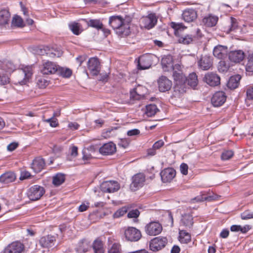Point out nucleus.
Wrapping results in <instances>:
<instances>
[{"label":"nucleus","mask_w":253,"mask_h":253,"mask_svg":"<svg viewBox=\"0 0 253 253\" xmlns=\"http://www.w3.org/2000/svg\"><path fill=\"white\" fill-rule=\"evenodd\" d=\"M132 17L129 15H126L125 17L114 15L110 17L109 24L118 35L125 37L129 35L130 33V23Z\"/></svg>","instance_id":"f257e3e1"},{"label":"nucleus","mask_w":253,"mask_h":253,"mask_svg":"<svg viewBox=\"0 0 253 253\" xmlns=\"http://www.w3.org/2000/svg\"><path fill=\"white\" fill-rule=\"evenodd\" d=\"M173 78L174 83V89L180 93L186 91V77L183 74L181 66L179 64H175L173 67Z\"/></svg>","instance_id":"f03ea898"},{"label":"nucleus","mask_w":253,"mask_h":253,"mask_svg":"<svg viewBox=\"0 0 253 253\" xmlns=\"http://www.w3.org/2000/svg\"><path fill=\"white\" fill-rule=\"evenodd\" d=\"M45 192L43 187L35 185L30 188L27 192V195L31 201H36L40 199Z\"/></svg>","instance_id":"7ed1b4c3"},{"label":"nucleus","mask_w":253,"mask_h":253,"mask_svg":"<svg viewBox=\"0 0 253 253\" xmlns=\"http://www.w3.org/2000/svg\"><path fill=\"white\" fill-rule=\"evenodd\" d=\"M167 239L163 237H155L149 243L150 249L153 252H157L164 248L167 244Z\"/></svg>","instance_id":"20e7f679"},{"label":"nucleus","mask_w":253,"mask_h":253,"mask_svg":"<svg viewBox=\"0 0 253 253\" xmlns=\"http://www.w3.org/2000/svg\"><path fill=\"white\" fill-rule=\"evenodd\" d=\"M162 225L158 221H152L145 226L146 233L150 236H156L160 234L162 231Z\"/></svg>","instance_id":"39448f33"},{"label":"nucleus","mask_w":253,"mask_h":253,"mask_svg":"<svg viewBox=\"0 0 253 253\" xmlns=\"http://www.w3.org/2000/svg\"><path fill=\"white\" fill-rule=\"evenodd\" d=\"M154 55L146 54L139 57L137 62V67L139 70L149 69L152 64Z\"/></svg>","instance_id":"423d86ee"},{"label":"nucleus","mask_w":253,"mask_h":253,"mask_svg":"<svg viewBox=\"0 0 253 253\" xmlns=\"http://www.w3.org/2000/svg\"><path fill=\"white\" fill-rule=\"evenodd\" d=\"M124 234L126 240L130 242L138 241L141 237L140 231L133 227H129L126 229Z\"/></svg>","instance_id":"0eeeda50"},{"label":"nucleus","mask_w":253,"mask_h":253,"mask_svg":"<svg viewBox=\"0 0 253 253\" xmlns=\"http://www.w3.org/2000/svg\"><path fill=\"white\" fill-rule=\"evenodd\" d=\"M120 188L119 183L114 180L104 181L100 185L101 190L106 193L115 192L118 191Z\"/></svg>","instance_id":"6e6552de"},{"label":"nucleus","mask_w":253,"mask_h":253,"mask_svg":"<svg viewBox=\"0 0 253 253\" xmlns=\"http://www.w3.org/2000/svg\"><path fill=\"white\" fill-rule=\"evenodd\" d=\"M58 66L55 63L47 61L42 64L41 68V72L43 75L54 74L58 71Z\"/></svg>","instance_id":"1a4fd4ad"},{"label":"nucleus","mask_w":253,"mask_h":253,"mask_svg":"<svg viewBox=\"0 0 253 253\" xmlns=\"http://www.w3.org/2000/svg\"><path fill=\"white\" fill-rule=\"evenodd\" d=\"M145 180V177L143 174L138 173L132 177V182L130 184V187L131 190L136 191L141 187Z\"/></svg>","instance_id":"9d476101"},{"label":"nucleus","mask_w":253,"mask_h":253,"mask_svg":"<svg viewBox=\"0 0 253 253\" xmlns=\"http://www.w3.org/2000/svg\"><path fill=\"white\" fill-rule=\"evenodd\" d=\"M226 96L222 91L216 92L212 96L211 102L213 106L219 107L222 105L225 102Z\"/></svg>","instance_id":"9b49d317"},{"label":"nucleus","mask_w":253,"mask_h":253,"mask_svg":"<svg viewBox=\"0 0 253 253\" xmlns=\"http://www.w3.org/2000/svg\"><path fill=\"white\" fill-rule=\"evenodd\" d=\"M33 65L25 66L19 71V74L22 76H24V78L21 80H19L18 83L20 84H25L27 81L33 75Z\"/></svg>","instance_id":"f8f14e48"},{"label":"nucleus","mask_w":253,"mask_h":253,"mask_svg":"<svg viewBox=\"0 0 253 253\" xmlns=\"http://www.w3.org/2000/svg\"><path fill=\"white\" fill-rule=\"evenodd\" d=\"M100 63L99 60L96 57L91 58L88 61V68L90 73L97 76L100 72Z\"/></svg>","instance_id":"ddd939ff"},{"label":"nucleus","mask_w":253,"mask_h":253,"mask_svg":"<svg viewBox=\"0 0 253 253\" xmlns=\"http://www.w3.org/2000/svg\"><path fill=\"white\" fill-rule=\"evenodd\" d=\"M159 89L161 92L169 90L172 86V82L167 77L161 76L158 80Z\"/></svg>","instance_id":"4468645a"},{"label":"nucleus","mask_w":253,"mask_h":253,"mask_svg":"<svg viewBox=\"0 0 253 253\" xmlns=\"http://www.w3.org/2000/svg\"><path fill=\"white\" fill-rule=\"evenodd\" d=\"M228 54V48L226 46L217 45L213 49V55L218 59H223Z\"/></svg>","instance_id":"2eb2a0df"},{"label":"nucleus","mask_w":253,"mask_h":253,"mask_svg":"<svg viewBox=\"0 0 253 253\" xmlns=\"http://www.w3.org/2000/svg\"><path fill=\"white\" fill-rule=\"evenodd\" d=\"M142 21L145 28L150 29L156 24L157 18L155 13H150L147 16L144 17Z\"/></svg>","instance_id":"dca6fc26"},{"label":"nucleus","mask_w":253,"mask_h":253,"mask_svg":"<svg viewBox=\"0 0 253 253\" xmlns=\"http://www.w3.org/2000/svg\"><path fill=\"white\" fill-rule=\"evenodd\" d=\"M100 154L103 155H112L116 151V145L112 142L103 144L99 150Z\"/></svg>","instance_id":"f3484780"},{"label":"nucleus","mask_w":253,"mask_h":253,"mask_svg":"<svg viewBox=\"0 0 253 253\" xmlns=\"http://www.w3.org/2000/svg\"><path fill=\"white\" fill-rule=\"evenodd\" d=\"M24 245L19 242H14L9 245L4 250V253H21Z\"/></svg>","instance_id":"a211bd4d"},{"label":"nucleus","mask_w":253,"mask_h":253,"mask_svg":"<svg viewBox=\"0 0 253 253\" xmlns=\"http://www.w3.org/2000/svg\"><path fill=\"white\" fill-rule=\"evenodd\" d=\"M161 179L164 183L170 182L175 175V171L172 168L164 169L160 173Z\"/></svg>","instance_id":"6ab92c4d"},{"label":"nucleus","mask_w":253,"mask_h":253,"mask_svg":"<svg viewBox=\"0 0 253 253\" xmlns=\"http://www.w3.org/2000/svg\"><path fill=\"white\" fill-rule=\"evenodd\" d=\"M204 81L211 86H216L220 84V77L216 74L208 73L205 76Z\"/></svg>","instance_id":"aec40b11"},{"label":"nucleus","mask_w":253,"mask_h":253,"mask_svg":"<svg viewBox=\"0 0 253 253\" xmlns=\"http://www.w3.org/2000/svg\"><path fill=\"white\" fill-rule=\"evenodd\" d=\"M55 242V237L51 235L43 236L40 240V244L43 248L52 247L54 246Z\"/></svg>","instance_id":"412c9836"},{"label":"nucleus","mask_w":253,"mask_h":253,"mask_svg":"<svg viewBox=\"0 0 253 253\" xmlns=\"http://www.w3.org/2000/svg\"><path fill=\"white\" fill-rule=\"evenodd\" d=\"M45 167L44 160L41 158L37 157L35 158L31 164V168L36 173L41 171Z\"/></svg>","instance_id":"4be33fe9"},{"label":"nucleus","mask_w":253,"mask_h":253,"mask_svg":"<svg viewBox=\"0 0 253 253\" xmlns=\"http://www.w3.org/2000/svg\"><path fill=\"white\" fill-rule=\"evenodd\" d=\"M212 65V59L210 56L205 55L202 56L198 62V66L203 70H208Z\"/></svg>","instance_id":"5701e85b"},{"label":"nucleus","mask_w":253,"mask_h":253,"mask_svg":"<svg viewBox=\"0 0 253 253\" xmlns=\"http://www.w3.org/2000/svg\"><path fill=\"white\" fill-rule=\"evenodd\" d=\"M197 12L193 9H187L182 13V18L186 22H191L196 19Z\"/></svg>","instance_id":"b1692460"},{"label":"nucleus","mask_w":253,"mask_h":253,"mask_svg":"<svg viewBox=\"0 0 253 253\" xmlns=\"http://www.w3.org/2000/svg\"><path fill=\"white\" fill-rule=\"evenodd\" d=\"M228 56L231 61L238 63L244 59L245 54L243 51L238 50L230 51L228 53Z\"/></svg>","instance_id":"393cba45"},{"label":"nucleus","mask_w":253,"mask_h":253,"mask_svg":"<svg viewBox=\"0 0 253 253\" xmlns=\"http://www.w3.org/2000/svg\"><path fill=\"white\" fill-rule=\"evenodd\" d=\"M16 177V175L14 172L7 171L0 176V182L8 184L14 181Z\"/></svg>","instance_id":"a878e982"},{"label":"nucleus","mask_w":253,"mask_h":253,"mask_svg":"<svg viewBox=\"0 0 253 253\" xmlns=\"http://www.w3.org/2000/svg\"><path fill=\"white\" fill-rule=\"evenodd\" d=\"M161 64L163 68L165 71H169V68L172 69L174 65H173V58L172 57L168 55L162 58L161 60Z\"/></svg>","instance_id":"bb28decb"},{"label":"nucleus","mask_w":253,"mask_h":253,"mask_svg":"<svg viewBox=\"0 0 253 253\" xmlns=\"http://www.w3.org/2000/svg\"><path fill=\"white\" fill-rule=\"evenodd\" d=\"M241 77L236 75L230 78L227 84V87L230 89H234L238 87Z\"/></svg>","instance_id":"cd10ccee"},{"label":"nucleus","mask_w":253,"mask_h":253,"mask_svg":"<svg viewBox=\"0 0 253 253\" xmlns=\"http://www.w3.org/2000/svg\"><path fill=\"white\" fill-rule=\"evenodd\" d=\"M0 69L5 73L9 74L15 70V66L13 63L10 61H6L1 63L0 65Z\"/></svg>","instance_id":"c85d7f7f"},{"label":"nucleus","mask_w":253,"mask_h":253,"mask_svg":"<svg viewBox=\"0 0 253 253\" xmlns=\"http://www.w3.org/2000/svg\"><path fill=\"white\" fill-rule=\"evenodd\" d=\"M218 19V17L212 15H209L203 18V23L206 26L211 27L214 26L216 24Z\"/></svg>","instance_id":"c756f323"},{"label":"nucleus","mask_w":253,"mask_h":253,"mask_svg":"<svg viewBox=\"0 0 253 253\" xmlns=\"http://www.w3.org/2000/svg\"><path fill=\"white\" fill-rule=\"evenodd\" d=\"M87 25L92 27L97 30H100L102 28L103 24L99 19H89L85 20Z\"/></svg>","instance_id":"7c9ffc66"},{"label":"nucleus","mask_w":253,"mask_h":253,"mask_svg":"<svg viewBox=\"0 0 253 253\" xmlns=\"http://www.w3.org/2000/svg\"><path fill=\"white\" fill-rule=\"evenodd\" d=\"M10 15L9 11L4 9L0 11V25H4L9 21Z\"/></svg>","instance_id":"2f4dec72"},{"label":"nucleus","mask_w":253,"mask_h":253,"mask_svg":"<svg viewBox=\"0 0 253 253\" xmlns=\"http://www.w3.org/2000/svg\"><path fill=\"white\" fill-rule=\"evenodd\" d=\"M193 218L190 214H185L181 219V225L190 228L193 225Z\"/></svg>","instance_id":"473e14b6"},{"label":"nucleus","mask_w":253,"mask_h":253,"mask_svg":"<svg viewBox=\"0 0 253 253\" xmlns=\"http://www.w3.org/2000/svg\"><path fill=\"white\" fill-rule=\"evenodd\" d=\"M65 180L64 174L58 173L53 177L52 183L55 186H59L61 185Z\"/></svg>","instance_id":"72a5a7b5"},{"label":"nucleus","mask_w":253,"mask_h":253,"mask_svg":"<svg viewBox=\"0 0 253 253\" xmlns=\"http://www.w3.org/2000/svg\"><path fill=\"white\" fill-rule=\"evenodd\" d=\"M186 82L188 85L194 88L198 84L197 76L196 73H192L189 74L188 77L186 78Z\"/></svg>","instance_id":"f704fd0d"},{"label":"nucleus","mask_w":253,"mask_h":253,"mask_svg":"<svg viewBox=\"0 0 253 253\" xmlns=\"http://www.w3.org/2000/svg\"><path fill=\"white\" fill-rule=\"evenodd\" d=\"M179 241L182 244H187L191 241V235L184 230L179 231Z\"/></svg>","instance_id":"c9c22d12"},{"label":"nucleus","mask_w":253,"mask_h":253,"mask_svg":"<svg viewBox=\"0 0 253 253\" xmlns=\"http://www.w3.org/2000/svg\"><path fill=\"white\" fill-rule=\"evenodd\" d=\"M57 70L58 71H57L56 73L64 78H69L72 74V71L69 68L61 67L58 66Z\"/></svg>","instance_id":"e433bc0d"},{"label":"nucleus","mask_w":253,"mask_h":253,"mask_svg":"<svg viewBox=\"0 0 253 253\" xmlns=\"http://www.w3.org/2000/svg\"><path fill=\"white\" fill-rule=\"evenodd\" d=\"M159 111L157 106L155 104H149L146 106L145 113L148 117L154 116Z\"/></svg>","instance_id":"4c0bfd02"},{"label":"nucleus","mask_w":253,"mask_h":253,"mask_svg":"<svg viewBox=\"0 0 253 253\" xmlns=\"http://www.w3.org/2000/svg\"><path fill=\"white\" fill-rule=\"evenodd\" d=\"M117 129L116 127H112L104 129L102 133V136L105 138H109L116 135V130Z\"/></svg>","instance_id":"58836bf2"},{"label":"nucleus","mask_w":253,"mask_h":253,"mask_svg":"<svg viewBox=\"0 0 253 253\" xmlns=\"http://www.w3.org/2000/svg\"><path fill=\"white\" fill-rule=\"evenodd\" d=\"M94 253H104L103 243L99 240H95L92 245Z\"/></svg>","instance_id":"ea45409f"},{"label":"nucleus","mask_w":253,"mask_h":253,"mask_svg":"<svg viewBox=\"0 0 253 253\" xmlns=\"http://www.w3.org/2000/svg\"><path fill=\"white\" fill-rule=\"evenodd\" d=\"M69 27L74 34L79 35L81 33V26L79 23L76 22L70 23L69 25Z\"/></svg>","instance_id":"a19ab883"},{"label":"nucleus","mask_w":253,"mask_h":253,"mask_svg":"<svg viewBox=\"0 0 253 253\" xmlns=\"http://www.w3.org/2000/svg\"><path fill=\"white\" fill-rule=\"evenodd\" d=\"M9 83V75L0 70V85H3Z\"/></svg>","instance_id":"79ce46f5"},{"label":"nucleus","mask_w":253,"mask_h":253,"mask_svg":"<svg viewBox=\"0 0 253 253\" xmlns=\"http://www.w3.org/2000/svg\"><path fill=\"white\" fill-rule=\"evenodd\" d=\"M229 68V64L223 60H221L218 65V70L221 73L226 72Z\"/></svg>","instance_id":"37998d69"},{"label":"nucleus","mask_w":253,"mask_h":253,"mask_svg":"<svg viewBox=\"0 0 253 253\" xmlns=\"http://www.w3.org/2000/svg\"><path fill=\"white\" fill-rule=\"evenodd\" d=\"M12 24L17 27H22L24 26L22 19L18 16H15L13 17L12 21Z\"/></svg>","instance_id":"c03bdc74"},{"label":"nucleus","mask_w":253,"mask_h":253,"mask_svg":"<svg viewBox=\"0 0 253 253\" xmlns=\"http://www.w3.org/2000/svg\"><path fill=\"white\" fill-rule=\"evenodd\" d=\"M193 41V38L190 35H186L184 37H181L178 40L179 43H181L184 44H189L191 43Z\"/></svg>","instance_id":"a18cd8bd"},{"label":"nucleus","mask_w":253,"mask_h":253,"mask_svg":"<svg viewBox=\"0 0 253 253\" xmlns=\"http://www.w3.org/2000/svg\"><path fill=\"white\" fill-rule=\"evenodd\" d=\"M48 82L43 78L40 77L37 80V84L40 88H44L48 85Z\"/></svg>","instance_id":"49530a36"},{"label":"nucleus","mask_w":253,"mask_h":253,"mask_svg":"<svg viewBox=\"0 0 253 253\" xmlns=\"http://www.w3.org/2000/svg\"><path fill=\"white\" fill-rule=\"evenodd\" d=\"M246 69L248 72H253V55L249 56Z\"/></svg>","instance_id":"de8ad7c7"},{"label":"nucleus","mask_w":253,"mask_h":253,"mask_svg":"<svg viewBox=\"0 0 253 253\" xmlns=\"http://www.w3.org/2000/svg\"><path fill=\"white\" fill-rule=\"evenodd\" d=\"M108 253H121V245L119 244L114 243L108 251Z\"/></svg>","instance_id":"09e8293b"},{"label":"nucleus","mask_w":253,"mask_h":253,"mask_svg":"<svg viewBox=\"0 0 253 253\" xmlns=\"http://www.w3.org/2000/svg\"><path fill=\"white\" fill-rule=\"evenodd\" d=\"M241 217L244 220L253 218V211H246L241 213Z\"/></svg>","instance_id":"8fccbe9b"},{"label":"nucleus","mask_w":253,"mask_h":253,"mask_svg":"<svg viewBox=\"0 0 253 253\" xmlns=\"http://www.w3.org/2000/svg\"><path fill=\"white\" fill-rule=\"evenodd\" d=\"M233 156V152L231 150L224 151L222 153L221 158L222 160L225 161L230 159Z\"/></svg>","instance_id":"3c124183"},{"label":"nucleus","mask_w":253,"mask_h":253,"mask_svg":"<svg viewBox=\"0 0 253 253\" xmlns=\"http://www.w3.org/2000/svg\"><path fill=\"white\" fill-rule=\"evenodd\" d=\"M230 21V26L229 31H233L235 30L238 27V24H237V20L233 17H231Z\"/></svg>","instance_id":"603ef678"},{"label":"nucleus","mask_w":253,"mask_h":253,"mask_svg":"<svg viewBox=\"0 0 253 253\" xmlns=\"http://www.w3.org/2000/svg\"><path fill=\"white\" fill-rule=\"evenodd\" d=\"M171 27L175 30L178 31L180 29L185 28L184 25L181 23L171 22L170 24Z\"/></svg>","instance_id":"864d4df0"},{"label":"nucleus","mask_w":253,"mask_h":253,"mask_svg":"<svg viewBox=\"0 0 253 253\" xmlns=\"http://www.w3.org/2000/svg\"><path fill=\"white\" fill-rule=\"evenodd\" d=\"M246 100H253V87H249L247 88Z\"/></svg>","instance_id":"5fc2aeb1"},{"label":"nucleus","mask_w":253,"mask_h":253,"mask_svg":"<svg viewBox=\"0 0 253 253\" xmlns=\"http://www.w3.org/2000/svg\"><path fill=\"white\" fill-rule=\"evenodd\" d=\"M140 214L138 210H133L128 212L127 213V217L128 218H136Z\"/></svg>","instance_id":"6e6d98bb"},{"label":"nucleus","mask_w":253,"mask_h":253,"mask_svg":"<svg viewBox=\"0 0 253 253\" xmlns=\"http://www.w3.org/2000/svg\"><path fill=\"white\" fill-rule=\"evenodd\" d=\"M31 177V173L29 171L24 170V171H22L21 172V174H20L19 179L21 180H23L24 179L29 178Z\"/></svg>","instance_id":"4d7b16f0"},{"label":"nucleus","mask_w":253,"mask_h":253,"mask_svg":"<svg viewBox=\"0 0 253 253\" xmlns=\"http://www.w3.org/2000/svg\"><path fill=\"white\" fill-rule=\"evenodd\" d=\"M130 98L134 100H138L140 98V95L136 92V89L134 88L130 92Z\"/></svg>","instance_id":"13d9d810"},{"label":"nucleus","mask_w":253,"mask_h":253,"mask_svg":"<svg viewBox=\"0 0 253 253\" xmlns=\"http://www.w3.org/2000/svg\"><path fill=\"white\" fill-rule=\"evenodd\" d=\"M126 212V211L125 209H121L116 211L114 214L115 218H118L124 215Z\"/></svg>","instance_id":"bf43d9fd"},{"label":"nucleus","mask_w":253,"mask_h":253,"mask_svg":"<svg viewBox=\"0 0 253 253\" xmlns=\"http://www.w3.org/2000/svg\"><path fill=\"white\" fill-rule=\"evenodd\" d=\"M188 165L185 163H182L181 164L180 167V169L181 172L183 175H187L188 173Z\"/></svg>","instance_id":"052dcab7"},{"label":"nucleus","mask_w":253,"mask_h":253,"mask_svg":"<svg viewBox=\"0 0 253 253\" xmlns=\"http://www.w3.org/2000/svg\"><path fill=\"white\" fill-rule=\"evenodd\" d=\"M140 130L138 129L134 128L129 130L127 132V135L129 136H133L139 135L140 134Z\"/></svg>","instance_id":"680f3d73"},{"label":"nucleus","mask_w":253,"mask_h":253,"mask_svg":"<svg viewBox=\"0 0 253 253\" xmlns=\"http://www.w3.org/2000/svg\"><path fill=\"white\" fill-rule=\"evenodd\" d=\"M89 207V203L86 202V203H83L79 207V211L80 212H83L86 211Z\"/></svg>","instance_id":"e2e57ef3"},{"label":"nucleus","mask_w":253,"mask_h":253,"mask_svg":"<svg viewBox=\"0 0 253 253\" xmlns=\"http://www.w3.org/2000/svg\"><path fill=\"white\" fill-rule=\"evenodd\" d=\"M48 54L49 56L50 57H60L62 55V52L59 50H54V51L49 52L47 53Z\"/></svg>","instance_id":"0e129e2a"},{"label":"nucleus","mask_w":253,"mask_h":253,"mask_svg":"<svg viewBox=\"0 0 253 253\" xmlns=\"http://www.w3.org/2000/svg\"><path fill=\"white\" fill-rule=\"evenodd\" d=\"M164 145V142L163 140H159L156 141L153 145V147L156 150L159 149L161 147H162Z\"/></svg>","instance_id":"69168bd1"},{"label":"nucleus","mask_w":253,"mask_h":253,"mask_svg":"<svg viewBox=\"0 0 253 253\" xmlns=\"http://www.w3.org/2000/svg\"><path fill=\"white\" fill-rule=\"evenodd\" d=\"M119 146L124 148H126L129 145V142L126 139H122L118 143Z\"/></svg>","instance_id":"338daca9"},{"label":"nucleus","mask_w":253,"mask_h":253,"mask_svg":"<svg viewBox=\"0 0 253 253\" xmlns=\"http://www.w3.org/2000/svg\"><path fill=\"white\" fill-rule=\"evenodd\" d=\"M18 146V143L12 142L8 145L7 149L9 151H12L14 150Z\"/></svg>","instance_id":"774afa93"}]
</instances>
